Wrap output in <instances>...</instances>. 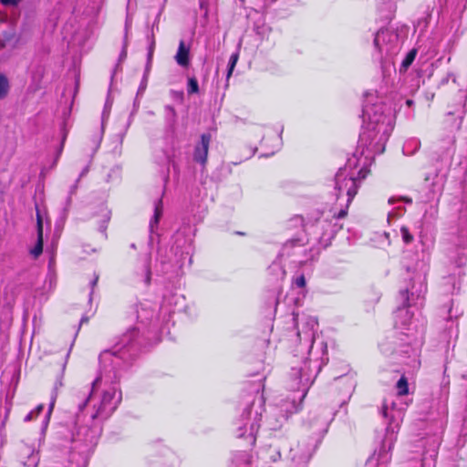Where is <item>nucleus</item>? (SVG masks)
<instances>
[{"mask_svg": "<svg viewBox=\"0 0 467 467\" xmlns=\"http://www.w3.org/2000/svg\"><path fill=\"white\" fill-rule=\"evenodd\" d=\"M66 138H67V132H65L64 136H63V139H62V143H61V149L63 148L64 146V142L66 140Z\"/></svg>", "mask_w": 467, "mask_h": 467, "instance_id": "nucleus-23", "label": "nucleus"}, {"mask_svg": "<svg viewBox=\"0 0 467 467\" xmlns=\"http://www.w3.org/2000/svg\"><path fill=\"white\" fill-rule=\"evenodd\" d=\"M99 213L101 216V233L106 235V231L108 229V224L111 218V212L107 207H101L99 210Z\"/></svg>", "mask_w": 467, "mask_h": 467, "instance_id": "nucleus-5", "label": "nucleus"}, {"mask_svg": "<svg viewBox=\"0 0 467 467\" xmlns=\"http://www.w3.org/2000/svg\"><path fill=\"white\" fill-rule=\"evenodd\" d=\"M115 397V390L113 389L105 390L102 394L101 408L105 409L107 405L110 404Z\"/></svg>", "mask_w": 467, "mask_h": 467, "instance_id": "nucleus-9", "label": "nucleus"}, {"mask_svg": "<svg viewBox=\"0 0 467 467\" xmlns=\"http://www.w3.org/2000/svg\"><path fill=\"white\" fill-rule=\"evenodd\" d=\"M161 214H162V202H161V200H159L155 206L153 218L150 221V226H152L153 223L158 224Z\"/></svg>", "mask_w": 467, "mask_h": 467, "instance_id": "nucleus-11", "label": "nucleus"}, {"mask_svg": "<svg viewBox=\"0 0 467 467\" xmlns=\"http://www.w3.org/2000/svg\"><path fill=\"white\" fill-rule=\"evenodd\" d=\"M400 234L405 244H410L414 241L413 234L410 233V228L406 225H402L400 227Z\"/></svg>", "mask_w": 467, "mask_h": 467, "instance_id": "nucleus-8", "label": "nucleus"}, {"mask_svg": "<svg viewBox=\"0 0 467 467\" xmlns=\"http://www.w3.org/2000/svg\"><path fill=\"white\" fill-rule=\"evenodd\" d=\"M234 234L236 235H241V236H244L246 234L244 232H240V231H236V232H234Z\"/></svg>", "mask_w": 467, "mask_h": 467, "instance_id": "nucleus-22", "label": "nucleus"}, {"mask_svg": "<svg viewBox=\"0 0 467 467\" xmlns=\"http://www.w3.org/2000/svg\"><path fill=\"white\" fill-rule=\"evenodd\" d=\"M36 232H37V240L35 246L30 250V254L34 258H37L43 253V220L39 212L36 213Z\"/></svg>", "mask_w": 467, "mask_h": 467, "instance_id": "nucleus-2", "label": "nucleus"}, {"mask_svg": "<svg viewBox=\"0 0 467 467\" xmlns=\"http://www.w3.org/2000/svg\"><path fill=\"white\" fill-rule=\"evenodd\" d=\"M398 396H406L409 394V383L407 378L403 375L396 384Z\"/></svg>", "mask_w": 467, "mask_h": 467, "instance_id": "nucleus-7", "label": "nucleus"}, {"mask_svg": "<svg viewBox=\"0 0 467 467\" xmlns=\"http://www.w3.org/2000/svg\"><path fill=\"white\" fill-rule=\"evenodd\" d=\"M406 103H407V105L410 106L412 104V100L409 99V100H407Z\"/></svg>", "mask_w": 467, "mask_h": 467, "instance_id": "nucleus-25", "label": "nucleus"}, {"mask_svg": "<svg viewBox=\"0 0 467 467\" xmlns=\"http://www.w3.org/2000/svg\"><path fill=\"white\" fill-rule=\"evenodd\" d=\"M9 90L8 79L5 75L0 74V99L5 98Z\"/></svg>", "mask_w": 467, "mask_h": 467, "instance_id": "nucleus-10", "label": "nucleus"}, {"mask_svg": "<svg viewBox=\"0 0 467 467\" xmlns=\"http://www.w3.org/2000/svg\"><path fill=\"white\" fill-rule=\"evenodd\" d=\"M348 208H349V206H348V203H347L345 208L341 209L338 213H334L333 218H335V219L346 218L348 216Z\"/></svg>", "mask_w": 467, "mask_h": 467, "instance_id": "nucleus-17", "label": "nucleus"}, {"mask_svg": "<svg viewBox=\"0 0 467 467\" xmlns=\"http://www.w3.org/2000/svg\"><path fill=\"white\" fill-rule=\"evenodd\" d=\"M168 109L171 110V112L174 115L175 114V110L172 107H168Z\"/></svg>", "mask_w": 467, "mask_h": 467, "instance_id": "nucleus-24", "label": "nucleus"}, {"mask_svg": "<svg viewBox=\"0 0 467 467\" xmlns=\"http://www.w3.org/2000/svg\"><path fill=\"white\" fill-rule=\"evenodd\" d=\"M98 281H99V275H95L93 280L91 281L92 287L96 286Z\"/></svg>", "mask_w": 467, "mask_h": 467, "instance_id": "nucleus-20", "label": "nucleus"}, {"mask_svg": "<svg viewBox=\"0 0 467 467\" xmlns=\"http://www.w3.org/2000/svg\"><path fill=\"white\" fill-rule=\"evenodd\" d=\"M44 405L39 404L36 407L34 410H31L24 419L25 421H31L33 420H36L43 411Z\"/></svg>", "mask_w": 467, "mask_h": 467, "instance_id": "nucleus-12", "label": "nucleus"}, {"mask_svg": "<svg viewBox=\"0 0 467 467\" xmlns=\"http://www.w3.org/2000/svg\"><path fill=\"white\" fill-rule=\"evenodd\" d=\"M188 94H196L199 92L198 81L195 78H190L187 86Z\"/></svg>", "mask_w": 467, "mask_h": 467, "instance_id": "nucleus-14", "label": "nucleus"}, {"mask_svg": "<svg viewBox=\"0 0 467 467\" xmlns=\"http://www.w3.org/2000/svg\"><path fill=\"white\" fill-rule=\"evenodd\" d=\"M211 140L212 135L210 133H202L201 141L194 147L193 160L203 167L207 164Z\"/></svg>", "mask_w": 467, "mask_h": 467, "instance_id": "nucleus-1", "label": "nucleus"}, {"mask_svg": "<svg viewBox=\"0 0 467 467\" xmlns=\"http://www.w3.org/2000/svg\"><path fill=\"white\" fill-rule=\"evenodd\" d=\"M290 243L292 244L293 246L296 244V241L294 240H291Z\"/></svg>", "mask_w": 467, "mask_h": 467, "instance_id": "nucleus-26", "label": "nucleus"}, {"mask_svg": "<svg viewBox=\"0 0 467 467\" xmlns=\"http://www.w3.org/2000/svg\"><path fill=\"white\" fill-rule=\"evenodd\" d=\"M21 0H1L4 5H16Z\"/></svg>", "mask_w": 467, "mask_h": 467, "instance_id": "nucleus-18", "label": "nucleus"}, {"mask_svg": "<svg viewBox=\"0 0 467 467\" xmlns=\"http://www.w3.org/2000/svg\"><path fill=\"white\" fill-rule=\"evenodd\" d=\"M150 269L147 266V282L150 283Z\"/></svg>", "mask_w": 467, "mask_h": 467, "instance_id": "nucleus-21", "label": "nucleus"}, {"mask_svg": "<svg viewBox=\"0 0 467 467\" xmlns=\"http://www.w3.org/2000/svg\"><path fill=\"white\" fill-rule=\"evenodd\" d=\"M190 48L185 46L183 40L180 41L175 60L182 67H188L190 64Z\"/></svg>", "mask_w": 467, "mask_h": 467, "instance_id": "nucleus-3", "label": "nucleus"}, {"mask_svg": "<svg viewBox=\"0 0 467 467\" xmlns=\"http://www.w3.org/2000/svg\"><path fill=\"white\" fill-rule=\"evenodd\" d=\"M294 284L300 288H305L306 285V281L304 274L300 275L294 280Z\"/></svg>", "mask_w": 467, "mask_h": 467, "instance_id": "nucleus-16", "label": "nucleus"}, {"mask_svg": "<svg viewBox=\"0 0 467 467\" xmlns=\"http://www.w3.org/2000/svg\"><path fill=\"white\" fill-rule=\"evenodd\" d=\"M238 58H239L238 53H234L231 55L230 60H229V65H228L229 67H228V72H227V78H229L232 76L234 68L238 61Z\"/></svg>", "mask_w": 467, "mask_h": 467, "instance_id": "nucleus-15", "label": "nucleus"}, {"mask_svg": "<svg viewBox=\"0 0 467 467\" xmlns=\"http://www.w3.org/2000/svg\"><path fill=\"white\" fill-rule=\"evenodd\" d=\"M347 179H349V177H343L340 175H337V177H336V190L337 191V198L346 190L344 188V182Z\"/></svg>", "mask_w": 467, "mask_h": 467, "instance_id": "nucleus-13", "label": "nucleus"}, {"mask_svg": "<svg viewBox=\"0 0 467 467\" xmlns=\"http://www.w3.org/2000/svg\"><path fill=\"white\" fill-rule=\"evenodd\" d=\"M55 403H56V396H54L51 400V402L49 404V408H48V415H50L54 410V407H55Z\"/></svg>", "mask_w": 467, "mask_h": 467, "instance_id": "nucleus-19", "label": "nucleus"}, {"mask_svg": "<svg viewBox=\"0 0 467 467\" xmlns=\"http://www.w3.org/2000/svg\"><path fill=\"white\" fill-rule=\"evenodd\" d=\"M417 52L418 51H417L416 48H412L411 50H410L408 52V54L406 55L405 58L401 62L400 71H404V72L407 71V69L410 67V65L415 60V57L417 56Z\"/></svg>", "mask_w": 467, "mask_h": 467, "instance_id": "nucleus-6", "label": "nucleus"}, {"mask_svg": "<svg viewBox=\"0 0 467 467\" xmlns=\"http://www.w3.org/2000/svg\"><path fill=\"white\" fill-rule=\"evenodd\" d=\"M344 188L346 189L348 195V206H349L358 193V185L357 180L355 178L349 177V179L345 181Z\"/></svg>", "mask_w": 467, "mask_h": 467, "instance_id": "nucleus-4", "label": "nucleus"}]
</instances>
